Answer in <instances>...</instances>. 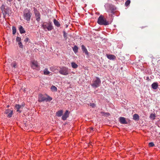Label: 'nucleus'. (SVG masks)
Wrapping results in <instances>:
<instances>
[{
  "instance_id": "f257e3e1",
  "label": "nucleus",
  "mask_w": 160,
  "mask_h": 160,
  "mask_svg": "<svg viewBox=\"0 0 160 160\" xmlns=\"http://www.w3.org/2000/svg\"><path fill=\"white\" fill-rule=\"evenodd\" d=\"M112 21H107L106 19L104 18L102 15H101L98 19V23L101 25H107L110 24Z\"/></svg>"
},
{
  "instance_id": "f03ea898",
  "label": "nucleus",
  "mask_w": 160,
  "mask_h": 160,
  "mask_svg": "<svg viewBox=\"0 0 160 160\" xmlns=\"http://www.w3.org/2000/svg\"><path fill=\"white\" fill-rule=\"evenodd\" d=\"M32 15L30 10L28 8L25 9L23 11V18L27 21H29Z\"/></svg>"
},
{
  "instance_id": "7ed1b4c3",
  "label": "nucleus",
  "mask_w": 160,
  "mask_h": 160,
  "mask_svg": "<svg viewBox=\"0 0 160 160\" xmlns=\"http://www.w3.org/2000/svg\"><path fill=\"white\" fill-rule=\"evenodd\" d=\"M52 100V98L49 96H48L47 97H46L42 94H39L38 95V101L40 102L44 101H50Z\"/></svg>"
},
{
  "instance_id": "20e7f679",
  "label": "nucleus",
  "mask_w": 160,
  "mask_h": 160,
  "mask_svg": "<svg viewBox=\"0 0 160 160\" xmlns=\"http://www.w3.org/2000/svg\"><path fill=\"white\" fill-rule=\"evenodd\" d=\"M69 71L68 68L66 67H62L59 71V72L61 74L64 75H67L68 74Z\"/></svg>"
},
{
  "instance_id": "39448f33",
  "label": "nucleus",
  "mask_w": 160,
  "mask_h": 160,
  "mask_svg": "<svg viewBox=\"0 0 160 160\" xmlns=\"http://www.w3.org/2000/svg\"><path fill=\"white\" fill-rule=\"evenodd\" d=\"M42 26L43 28L45 30L47 29L48 31H51L53 29V27L51 22L44 23Z\"/></svg>"
},
{
  "instance_id": "423d86ee",
  "label": "nucleus",
  "mask_w": 160,
  "mask_h": 160,
  "mask_svg": "<svg viewBox=\"0 0 160 160\" xmlns=\"http://www.w3.org/2000/svg\"><path fill=\"white\" fill-rule=\"evenodd\" d=\"M93 83L91 85L94 88H97L99 86V84L101 82L100 79L98 78H96V79L94 80Z\"/></svg>"
},
{
  "instance_id": "0eeeda50",
  "label": "nucleus",
  "mask_w": 160,
  "mask_h": 160,
  "mask_svg": "<svg viewBox=\"0 0 160 160\" xmlns=\"http://www.w3.org/2000/svg\"><path fill=\"white\" fill-rule=\"evenodd\" d=\"M4 114L7 115V117L11 118L13 114V111L9 109H7L5 110Z\"/></svg>"
},
{
  "instance_id": "6e6552de",
  "label": "nucleus",
  "mask_w": 160,
  "mask_h": 160,
  "mask_svg": "<svg viewBox=\"0 0 160 160\" xmlns=\"http://www.w3.org/2000/svg\"><path fill=\"white\" fill-rule=\"evenodd\" d=\"M34 14L35 16V18H36V20L38 22H39L40 20V16L41 15L40 14L39 12L37 11H34Z\"/></svg>"
},
{
  "instance_id": "1a4fd4ad",
  "label": "nucleus",
  "mask_w": 160,
  "mask_h": 160,
  "mask_svg": "<svg viewBox=\"0 0 160 160\" xmlns=\"http://www.w3.org/2000/svg\"><path fill=\"white\" fill-rule=\"evenodd\" d=\"M17 42H18L19 47L21 48H23V45L21 42V38L19 37H17L16 38Z\"/></svg>"
},
{
  "instance_id": "9d476101",
  "label": "nucleus",
  "mask_w": 160,
  "mask_h": 160,
  "mask_svg": "<svg viewBox=\"0 0 160 160\" xmlns=\"http://www.w3.org/2000/svg\"><path fill=\"white\" fill-rule=\"evenodd\" d=\"M24 107V104H22L21 105L16 104L15 106V108L16 109L17 112H21V111H20L19 109L21 108H22Z\"/></svg>"
},
{
  "instance_id": "9b49d317",
  "label": "nucleus",
  "mask_w": 160,
  "mask_h": 160,
  "mask_svg": "<svg viewBox=\"0 0 160 160\" xmlns=\"http://www.w3.org/2000/svg\"><path fill=\"white\" fill-rule=\"evenodd\" d=\"M70 112L66 110L64 114L62 115V119L63 120H66L67 118L68 117L69 115Z\"/></svg>"
},
{
  "instance_id": "f8f14e48",
  "label": "nucleus",
  "mask_w": 160,
  "mask_h": 160,
  "mask_svg": "<svg viewBox=\"0 0 160 160\" xmlns=\"http://www.w3.org/2000/svg\"><path fill=\"white\" fill-rule=\"evenodd\" d=\"M31 66L33 69H35L38 66V64L37 61H33L32 62Z\"/></svg>"
},
{
  "instance_id": "ddd939ff",
  "label": "nucleus",
  "mask_w": 160,
  "mask_h": 160,
  "mask_svg": "<svg viewBox=\"0 0 160 160\" xmlns=\"http://www.w3.org/2000/svg\"><path fill=\"white\" fill-rule=\"evenodd\" d=\"M119 122L122 124H126L128 123L126 118L123 117H120L119 118Z\"/></svg>"
},
{
  "instance_id": "4468645a",
  "label": "nucleus",
  "mask_w": 160,
  "mask_h": 160,
  "mask_svg": "<svg viewBox=\"0 0 160 160\" xmlns=\"http://www.w3.org/2000/svg\"><path fill=\"white\" fill-rule=\"evenodd\" d=\"M1 9L2 11V14L3 15V16L4 18H5V15L7 14V12L6 11H5V10H6L5 8V6L3 4L2 5L1 7Z\"/></svg>"
},
{
  "instance_id": "2eb2a0df",
  "label": "nucleus",
  "mask_w": 160,
  "mask_h": 160,
  "mask_svg": "<svg viewBox=\"0 0 160 160\" xmlns=\"http://www.w3.org/2000/svg\"><path fill=\"white\" fill-rule=\"evenodd\" d=\"M8 65L9 68H10V66H11V67H12V69H13V68H16L17 66V63L15 62H13L11 63L8 64Z\"/></svg>"
},
{
  "instance_id": "dca6fc26",
  "label": "nucleus",
  "mask_w": 160,
  "mask_h": 160,
  "mask_svg": "<svg viewBox=\"0 0 160 160\" xmlns=\"http://www.w3.org/2000/svg\"><path fill=\"white\" fill-rule=\"evenodd\" d=\"M158 85L157 82H154L151 85L152 88L153 89H156L158 87Z\"/></svg>"
},
{
  "instance_id": "f3484780",
  "label": "nucleus",
  "mask_w": 160,
  "mask_h": 160,
  "mask_svg": "<svg viewBox=\"0 0 160 160\" xmlns=\"http://www.w3.org/2000/svg\"><path fill=\"white\" fill-rule=\"evenodd\" d=\"M82 49L86 55L88 54V52L87 49L83 45H82L81 46Z\"/></svg>"
},
{
  "instance_id": "a211bd4d",
  "label": "nucleus",
  "mask_w": 160,
  "mask_h": 160,
  "mask_svg": "<svg viewBox=\"0 0 160 160\" xmlns=\"http://www.w3.org/2000/svg\"><path fill=\"white\" fill-rule=\"evenodd\" d=\"M19 28L20 32L21 33H24L25 32V31L24 28L22 26L20 25Z\"/></svg>"
},
{
  "instance_id": "6ab92c4d",
  "label": "nucleus",
  "mask_w": 160,
  "mask_h": 160,
  "mask_svg": "<svg viewBox=\"0 0 160 160\" xmlns=\"http://www.w3.org/2000/svg\"><path fill=\"white\" fill-rule=\"evenodd\" d=\"M63 112L62 110H59L56 113V115L58 117H60L62 115Z\"/></svg>"
},
{
  "instance_id": "aec40b11",
  "label": "nucleus",
  "mask_w": 160,
  "mask_h": 160,
  "mask_svg": "<svg viewBox=\"0 0 160 160\" xmlns=\"http://www.w3.org/2000/svg\"><path fill=\"white\" fill-rule=\"evenodd\" d=\"M133 118L135 120H138L139 119V116L138 114H135L133 115Z\"/></svg>"
},
{
  "instance_id": "412c9836",
  "label": "nucleus",
  "mask_w": 160,
  "mask_h": 160,
  "mask_svg": "<svg viewBox=\"0 0 160 160\" xmlns=\"http://www.w3.org/2000/svg\"><path fill=\"white\" fill-rule=\"evenodd\" d=\"M53 22L55 26L58 27H59L60 26V24L59 22L56 19H54L53 20Z\"/></svg>"
},
{
  "instance_id": "4be33fe9",
  "label": "nucleus",
  "mask_w": 160,
  "mask_h": 160,
  "mask_svg": "<svg viewBox=\"0 0 160 160\" xmlns=\"http://www.w3.org/2000/svg\"><path fill=\"white\" fill-rule=\"evenodd\" d=\"M107 58L110 59H114L116 58L115 56L112 55H108Z\"/></svg>"
},
{
  "instance_id": "5701e85b",
  "label": "nucleus",
  "mask_w": 160,
  "mask_h": 160,
  "mask_svg": "<svg viewBox=\"0 0 160 160\" xmlns=\"http://www.w3.org/2000/svg\"><path fill=\"white\" fill-rule=\"evenodd\" d=\"M72 49L74 53H76L78 52V48L77 46L75 45L72 48Z\"/></svg>"
},
{
  "instance_id": "b1692460",
  "label": "nucleus",
  "mask_w": 160,
  "mask_h": 160,
  "mask_svg": "<svg viewBox=\"0 0 160 160\" xmlns=\"http://www.w3.org/2000/svg\"><path fill=\"white\" fill-rule=\"evenodd\" d=\"M71 66L73 68H76L78 67V65L75 62H72L71 63Z\"/></svg>"
},
{
  "instance_id": "393cba45",
  "label": "nucleus",
  "mask_w": 160,
  "mask_h": 160,
  "mask_svg": "<svg viewBox=\"0 0 160 160\" xmlns=\"http://www.w3.org/2000/svg\"><path fill=\"white\" fill-rule=\"evenodd\" d=\"M156 117V114L155 113H151V114L150 116V118L154 120L155 119V118Z\"/></svg>"
},
{
  "instance_id": "a878e982",
  "label": "nucleus",
  "mask_w": 160,
  "mask_h": 160,
  "mask_svg": "<svg viewBox=\"0 0 160 160\" xmlns=\"http://www.w3.org/2000/svg\"><path fill=\"white\" fill-rule=\"evenodd\" d=\"M50 72L48 70V69L46 68L43 72V74L45 75H48L50 73Z\"/></svg>"
},
{
  "instance_id": "bb28decb",
  "label": "nucleus",
  "mask_w": 160,
  "mask_h": 160,
  "mask_svg": "<svg viewBox=\"0 0 160 160\" xmlns=\"http://www.w3.org/2000/svg\"><path fill=\"white\" fill-rule=\"evenodd\" d=\"M12 34L14 35L16 32V27L14 26L12 27Z\"/></svg>"
},
{
  "instance_id": "cd10ccee",
  "label": "nucleus",
  "mask_w": 160,
  "mask_h": 160,
  "mask_svg": "<svg viewBox=\"0 0 160 160\" xmlns=\"http://www.w3.org/2000/svg\"><path fill=\"white\" fill-rule=\"evenodd\" d=\"M51 89L52 91H57V88L53 85L51 87Z\"/></svg>"
},
{
  "instance_id": "c85d7f7f",
  "label": "nucleus",
  "mask_w": 160,
  "mask_h": 160,
  "mask_svg": "<svg viewBox=\"0 0 160 160\" xmlns=\"http://www.w3.org/2000/svg\"><path fill=\"white\" fill-rule=\"evenodd\" d=\"M63 33L64 38H65L66 39H67V33L65 32V31H63Z\"/></svg>"
},
{
  "instance_id": "c756f323",
  "label": "nucleus",
  "mask_w": 160,
  "mask_h": 160,
  "mask_svg": "<svg viewBox=\"0 0 160 160\" xmlns=\"http://www.w3.org/2000/svg\"><path fill=\"white\" fill-rule=\"evenodd\" d=\"M130 3V1L129 0H128L126 1V2H125V5L126 6H128V5Z\"/></svg>"
},
{
  "instance_id": "7c9ffc66",
  "label": "nucleus",
  "mask_w": 160,
  "mask_h": 160,
  "mask_svg": "<svg viewBox=\"0 0 160 160\" xmlns=\"http://www.w3.org/2000/svg\"><path fill=\"white\" fill-rule=\"evenodd\" d=\"M148 145L150 147H152L154 146V144L153 142H151L149 143Z\"/></svg>"
},
{
  "instance_id": "2f4dec72",
  "label": "nucleus",
  "mask_w": 160,
  "mask_h": 160,
  "mask_svg": "<svg viewBox=\"0 0 160 160\" xmlns=\"http://www.w3.org/2000/svg\"><path fill=\"white\" fill-rule=\"evenodd\" d=\"M90 106L93 108L95 106V104L94 103H91L90 104Z\"/></svg>"
},
{
  "instance_id": "473e14b6",
  "label": "nucleus",
  "mask_w": 160,
  "mask_h": 160,
  "mask_svg": "<svg viewBox=\"0 0 160 160\" xmlns=\"http://www.w3.org/2000/svg\"><path fill=\"white\" fill-rule=\"evenodd\" d=\"M29 40V38H26L24 40V41L26 42H27Z\"/></svg>"
},
{
  "instance_id": "72a5a7b5",
  "label": "nucleus",
  "mask_w": 160,
  "mask_h": 160,
  "mask_svg": "<svg viewBox=\"0 0 160 160\" xmlns=\"http://www.w3.org/2000/svg\"><path fill=\"white\" fill-rule=\"evenodd\" d=\"M6 12H7V14H8V10H9V9H8V8L7 9H6Z\"/></svg>"
},
{
  "instance_id": "f704fd0d",
  "label": "nucleus",
  "mask_w": 160,
  "mask_h": 160,
  "mask_svg": "<svg viewBox=\"0 0 160 160\" xmlns=\"http://www.w3.org/2000/svg\"><path fill=\"white\" fill-rule=\"evenodd\" d=\"M90 130H93V128H90Z\"/></svg>"
},
{
  "instance_id": "c9c22d12",
  "label": "nucleus",
  "mask_w": 160,
  "mask_h": 160,
  "mask_svg": "<svg viewBox=\"0 0 160 160\" xmlns=\"http://www.w3.org/2000/svg\"><path fill=\"white\" fill-rule=\"evenodd\" d=\"M101 113H103V114H105V112H101Z\"/></svg>"
},
{
  "instance_id": "e433bc0d",
  "label": "nucleus",
  "mask_w": 160,
  "mask_h": 160,
  "mask_svg": "<svg viewBox=\"0 0 160 160\" xmlns=\"http://www.w3.org/2000/svg\"><path fill=\"white\" fill-rule=\"evenodd\" d=\"M106 114L108 115H109V114L108 113H106Z\"/></svg>"
},
{
  "instance_id": "4c0bfd02",
  "label": "nucleus",
  "mask_w": 160,
  "mask_h": 160,
  "mask_svg": "<svg viewBox=\"0 0 160 160\" xmlns=\"http://www.w3.org/2000/svg\"><path fill=\"white\" fill-rule=\"evenodd\" d=\"M8 60L9 61H11V59H8Z\"/></svg>"
},
{
  "instance_id": "58836bf2",
  "label": "nucleus",
  "mask_w": 160,
  "mask_h": 160,
  "mask_svg": "<svg viewBox=\"0 0 160 160\" xmlns=\"http://www.w3.org/2000/svg\"><path fill=\"white\" fill-rule=\"evenodd\" d=\"M12 0H9V1L10 2L11 1H12Z\"/></svg>"
},
{
  "instance_id": "ea45409f",
  "label": "nucleus",
  "mask_w": 160,
  "mask_h": 160,
  "mask_svg": "<svg viewBox=\"0 0 160 160\" xmlns=\"http://www.w3.org/2000/svg\"><path fill=\"white\" fill-rule=\"evenodd\" d=\"M18 1H20V0H17Z\"/></svg>"
},
{
  "instance_id": "a19ab883",
  "label": "nucleus",
  "mask_w": 160,
  "mask_h": 160,
  "mask_svg": "<svg viewBox=\"0 0 160 160\" xmlns=\"http://www.w3.org/2000/svg\"><path fill=\"white\" fill-rule=\"evenodd\" d=\"M68 25L66 26V27H68Z\"/></svg>"
}]
</instances>
